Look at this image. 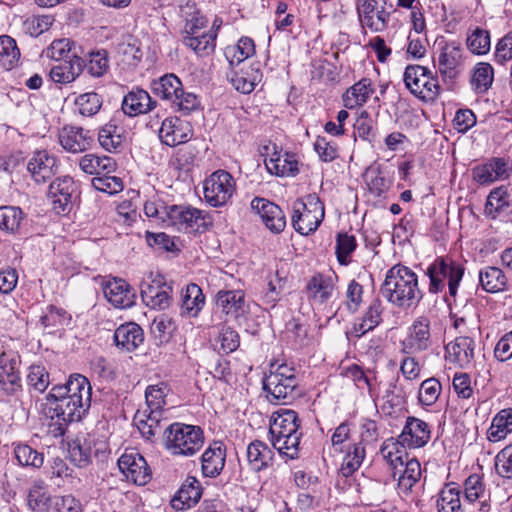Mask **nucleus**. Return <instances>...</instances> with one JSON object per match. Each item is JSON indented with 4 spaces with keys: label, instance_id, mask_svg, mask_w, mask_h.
Returning a JSON list of instances; mask_svg holds the SVG:
<instances>
[{
    "label": "nucleus",
    "instance_id": "obj_58",
    "mask_svg": "<svg viewBox=\"0 0 512 512\" xmlns=\"http://www.w3.org/2000/svg\"><path fill=\"white\" fill-rule=\"evenodd\" d=\"M98 141L105 150L112 152L121 146L123 138L116 125L106 124L98 133Z\"/></svg>",
    "mask_w": 512,
    "mask_h": 512
},
{
    "label": "nucleus",
    "instance_id": "obj_15",
    "mask_svg": "<svg viewBox=\"0 0 512 512\" xmlns=\"http://www.w3.org/2000/svg\"><path fill=\"white\" fill-rule=\"evenodd\" d=\"M463 48L459 42L451 41L440 47L437 67L444 80L455 79L461 72Z\"/></svg>",
    "mask_w": 512,
    "mask_h": 512
},
{
    "label": "nucleus",
    "instance_id": "obj_9",
    "mask_svg": "<svg viewBox=\"0 0 512 512\" xmlns=\"http://www.w3.org/2000/svg\"><path fill=\"white\" fill-rule=\"evenodd\" d=\"M173 288L158 272H149L140 284V295L147 307L156 310L167 309L172 301Z\"/></svg>",
    "mask_w": 512,
    "mask_h": 512
},
{
    "label": "nucleus",
    "instance_id": "obj_10",
    "mask_svg": "<svg viewBox=\"0 0 512 512\" xmlns=\"http://www.w3.org/2000/svg\"><path fill=\"white\" fill-rule=\"evenodd\" d=\"M236 191V182L226 170H216L203 182L204 199L211 207L226 205Z\"/></svg>",
    "mask_w": 512,
    "mask_h": 512
},
{
    "label": "nucleus",
    "instance_id": "obj_59",
    "mask_svg": "<svg viewBox=\"0 0 512 512\" xmlns=\"http://www.w3.org/2000/svg\"><path fill=\"white\" fill-rule=\"evenodd\" d=\"M441 383L436 378H428L424 380L419 388L418 400L422 405H433L441 393Z\"/></svg>",
    "mask_w": 512,
    "mask_h": 512
},
{
    "label": "nucleus",
    "instance_id": "obj_56",
    "mask_svg": "<svg viewBox=\"0 0 512 512\" xmlns=\"http://www.w3.org/2000/svg\"><path fill=\"white\" fill-rule=\"evenodd\" d=\"M357 247L355 236L347 233H339L336 238L335 253L338 262L341 265L350 263L351 254Z\"/></svg>",
    "mask_w": 512,
    "mask_h": 512
},
{
    "label": "nucleus",
    "instance_id": "obj_12",
    "mask_svg": "<svg viewBox=\"0 0 512 512\" xmlns=\"http://www.w3.org/2000/svg\"><path fill=\"white\" fill-rule=\"evenodd\" d=\"M431 344L430 320L420 316L408 328L407 336L400 341V351L405 355H414L428 350Z\"/></svg>",
    "mask_w": 512,
    "mask_h": 512
},
{
    "label": "nucleus",
    "instance_id": "obj_11",
    "mask_svg": "<svg viewBox=\"0 0 512 512\" xmlns=\"http://www.w3.org/2000/svg\"><path fill=\"white\" fill-rule=\"evenodd\" d=\"M90 405V402L79 403L75 398H56L48 394L43 403L42 412L46 418L62 417L64 421L77 422L85 416Z\"/></svg>",
    "mask_w": 512,
    "mask_h": 512
},
{
    "label": "nucleus",
    "instance_id": "obj_6",
    "mask_svg": "<svg viewBox=\"0 0 512 512\" xmlns=\"http://www.w3.org/2000/svg\"><path fill=\"white\" fill-rule=\"evenodd\" d=\"M153 93L163 100L169 101L173 107L189 114L199 106L195 94L183 90L181 80L174 74H165L151 84Z\"/></svg>",
    "mask_w": 512,
    "mask_h": 512
},
{
    "label": "nucleus",
    "instance_id": "obj_37",
    "mask_svg": "<svg viewBox=\"0 0 512 512\" xmlns=\"http://www.w3.org/2000/svg\"><path fill=\"white\" fill-rule=\"evenodd\" d=\"M202 490L200 482L183 483L171 499V506L178 511L195 506L201 499Z\"/></svg>",
    "mask_w": 512,
    "mask_h": 512
},
{
    "label": "nucleus",
    "instance_id": "obj_41",
    "mask_svg": "<svg viewBox=\"0 0 512 512\" xmlns=\"http://www.w3.org/2000/svg\"><path fill=\"white\" fill-rule=\"evenodd\" d=\"M214 26L215 24L207 32H203L200 35L183 37L182 43L199 56L212 53L217 37V31L214 29Z\"/></svg>",
    "mask_w": 512,
    "mask_h": 512
},
{
    "label": "nucleus",
    "instance_id": "obj_39",
    "mask_svg": "<svg viewBox=\"0 0 512 512\" xmlns=\"http://www.w3.org/2000/svg\"><path fill=\"white\" fill-rule=\"evenodd\" d=\"M265 165L270 173L280 177L295 176L298 173V161L293 154L275 152Z\"/></svg>",
    "mask_w": 512,
    "mask_h": 512
},
{
    "label": "nucleus",
    "instance_id": "obj_34",
    "mask_svg": "<svg viewBox=\"0 0 512 512\" xmlns=\"http://www.w3.org/2000/svg\"><path fill=\"white\" fill-rule=\"evenodd\" d=\"M79 167L84 173L98 177L115 172L117 164L116 161L109 156L85 154L79 160Z\"/></svg>",
    "mask_w": 512,
    "mask_h": 512
},
{
    "label": "nucleus",
    "instance_id": "obj_50",
    "mask_svg": "<svg viewBox=\"0 0 512 512\" xmlns=\"http://www.w3.org/2000/svg\"><path fill=\"white\" fill-rule=\"evenodd\" d=\"M261 79L262 74L259 67L252 65L250 67V72L236 73L231 78V83L237 91L243 94H249L254 90L255 86L261 81Z\"/></svg>",
    "mask_w": 512,
    "mask_h": 512
},
{
    "label": "nucleus",
    "instance_id": "obj_26",
    "mask_svg": "<svg viewBox=\"0 0 512 512\" xmlns=\"http://www.w3.org/2000/svg\"><path fill=\"white\" fill-rule=\"evenodd\" d=\"M226 460V446L222 441L212 442L201 456V469L204 477L220 475Z\"/></svg>",
    "mask_w": 512,
    "mask_h": 512
},
{
    "label": "nucleus",
    "instance_id": "obj_42",
    "mask_svg": "<svg viewBox=\"0 0 512 512\" xmlns=\"http://www.w3.org/2000/svg\"><path fill=\"white\" fill-rule=\"evenodd\" d=\"M512 433V408L500 410L492 419L487 432L488 440L497 442Z\"/></svg>",
    "mask_w": 512,
    "mask_h": 512
},
{
    "label": "nucleus",
    "instance_id": "obj_46",
    "mask_svg": "<svg viewBox=\"0 0 512 512\" xmlns=\"http://www.w3.org/2000/svg\"><path fill=\"white\" fill-rule=\"evenodd\" d=\"M405 447H402V444L400 443V439H394L390 438L384 441L380 453L387 461V463L390 465L391 469L393 470V478L396 477V470L398 467L403 468L404 461H403V455H404V449Z\"/></svg>",
    "mask_w": 512,
    "mask_h": 512
},
{
    "label": "nucleus",
    "instance_id": "obj_20",
    "mask_svg": "<svg viewBox=\"0 0 512 512\" xmlns=\"http://www.w3.org/2000/svg\"><path fill=\"white\" fill-rule=\"evenodd\" d=\"M431 437L429 425L416 417H408L406 424L398 436L402 447L416 449L424 447Z\"/></svg>",
    "mask_w": 512,
    "mask_h": 512
},
{
    "label": "nucleus",
    "instance_id": "obj_53",
    "mask_svg": "<svg viewBox=\"0 0 512 512\" xmlns=\"http://www.w3.org/2000/svg\"><path fill=\"white\" fill-rule=\"evenodd\" d=\"M53 499L42 485H34L28 493V505L36 512H49L53 507Z\"/></svg>",
    "mask_w": 512,
    "mask_h": 512
},
{
    "label": "nucleus",
    "instance_id": "obj_2",
    "mask_svg": "<svg viewBox=\"0 0 512 512\" xmlns=\"http://www.w3.org/2000/svg\"><path fill=\"white\" fill-rule=\"evenodd\" d=\"M298 415L294 410L281 409L272 415L269 426L271 443L282 455L297 458L302 433Z\"/></svg>",
    "mask_w": 512,
    "mask_h": 512
},
{
    "label": "nucleus",
    "instance_id": "obj_30",
    "mask_svg": "<svg viewBox=\"0 0 512 512\" xmlns=\"http://www.w3.org/2000/svg\"><path fill=\"white\" fill-rule=\"evenodd\" d=\"M118 467L126 480H138L150 476L145 458L137 452H126L118 460Z\"/></svg>",
    "mask_w": 512,
    "mask_h": 512
},
{
    "label": "nucleus",
    "instance_id": "obj_43",
    "mask_svg": "<svg viewBox=\"0 0 512 512\" xmlns=\"http://www.w3.org/2000/svg\"><path fill=\"white\" fill-rule=\"evenodd\" d=\"M224 54L231 66L239 65L255 54V43L249 37H241L236 44L227 46Z\"/></svg>",
    "mask_w": 512,
    "mask_h": 512
},
{
    "label": "nucleus",
    "instance_id": "obj_38",
    "mask_svg": "<svg viewBox=\"0 0 512 512\" xmlns=\"http://www.w3.org/2000/svg\"><path fill=\"white\" fill-rule=\"evenodd\" d=\"M479 281L488 293L505 292L509 289L508 278L498 267L487 266L479 271Z\"/></svg>",
    "mask_w": 512,
    "mask_h": 512
},
{
    "label": "nucleus",
    "instance_id": "obj_16",
    "mask_svg": "<svg viewBox=\"0 0 512 512\" xmlns=\"http://www.w3.org/2000/svg\"><path fill=\"white\" fill-rule=\"evenodd\" d=\"M511 174L512 168L508 160L502 157H493L472 169L473 180L480 185H490L496 181L506 180Z\"/></svg>",
    "mask_w": 512,
    "mask_h": 512
},
{
    "label": "nucleus",
    "instance_id": "obj_23",
    "mask_svg": "<svg viewBox=\"0 0 512 512\" xmlns=\"http://www.w3.org/2000/svg\"><path fill=\"white\" fill-rule=\"evenodd\" d=\"M105 298L115 308H130L136 298L134 289L123 279L114 278L106 282L103 286Z\"/></svg>",
    "mask_w": 512,
    "mask_h": 512
},
{
    "label": "nucleus",
    "instance_id": "obj_40",
    "mask_svg": "<svg viewBox=\"0 0 512 512\" xmlns=\"http://www.w3.org/2000/svg\"><path fill=\"white\" fill-rule=\"evenodd\" d=\"M83 66L82 58L73 55L71 60L53 66L50 70V77L56 83H70L80 75Z\"/></svg>",
    "mask_w": 512,
    "mask_h": 512
},
{
    "label": "nucleus",
    "instance_id": "obj_60",
    "mask_svg": "<svg viewBox=\"0 0 512 512\" xmlns=\"http://www.w3.org/2000/svg\"><path fill=\"white\" fill-rule=\"evenodd\" d=\"M14 453L18 463L22 466L38 468L44 461L43 454L26 444H18L14 449Z\"/></svg>",
    "mask_w": 512,
    "mask_h": 512
},
{
    "label": "nucleus",
    "instance_id": "obj_31",
    "mask_svg": "<svg viewBox=\"0 0 512 512\" xmlns=\"http://www.w3.org/2000/svg\"><path fill=\"white\" fill-rule=\"evenodd\" d=\"M59 143L66 151L79 153L90 147L91 138L81 127L65 126L59 132Z\"/></svg>",
    "mask_w": 512,
    "mask_h": 512
},
{
    "label": "nucleus",
    "instance_id": "obj_21",
    "mask_svg": "<svg viewBox=\"0 0 512 512\" xmlns=\"http://www.w3.org/2000/svg\"><path fill=\"white\" fill-rule=\"evenodd\" d=\"M202 211L191 206L171 205L168 209V223L179 230L198 231L203 224Z\"/></svg>",
    "mask_w": 512,
    "mask_h": 512
},
{
    "label": "nucleus",
    "instance_id": "obj_64",
    "mask_svg": "<svg viewBox=\"0 0 512 512\" xmlns=\"http://www.w3.org/2000/svg\"><path fill=\"white\" fill-rule=\"evenodd\" d=\"M496 470L502 478L512 477V444L502 449L496 456Z\"/></svg>",
    "mask_w": 512,
    "mask_h": 512
},
{
    "label": "nucleus",
    "instance_id": "obj_45",
    "mask_svg": "<svg viewBox=\"0 0 512 512\" xmlns=\"http://www.w3.org/2000/svg\"><path fill=\"white\" fill-rule=\"evenodd\" d=\"M494 80V69L487 62L477 63L471 75L470 84L472 89L478 93H485L491 87Z\"/></svg>",
    "mask_w": 512,
    "mask_h": 512
},
{
    "label": "nucleus",
    "instance_id": "obj_7",
    "mask_svg": "<svg viewBox=\"0 0 512 512\" xmlns=\"http://www.w3.org/2000/svg\"><path fill=\"white\" fill-rule=\"evenodd\" d=\"M324 205L316 194H309L305 201L293 204L292 226L301 235H309L317 230L324 218Z\"/></svg>",
    "mask_w": 512,
    "mask_h": 512
},
{
    "label": "nucleus",
    "instance_id": "obj_35",
    "mask_svg": "<svg viewBox=\"0 0 512 512\" xmlns=\"http://www.w3.org/2000/svg\"><path fill=\"white\" fill-rule=\"evenodd\" d=\"M216 305L223 313L237 319L245 312L244 293L240 290L219 291Z\"/></svg>",
    "mask_w": 512,
    "mask_h": 512
},
{
    "label": "nucleus",
    "instance_id": "obj_44",
    "mask_svg": "<svg viewBox=\"0 0 512 512\" xmlns=\"http://www.w3.org/2000/svg\"><path fill=\"white\" fill-rule=\"evenodd\" d=\"M456 482H448L439 493L437 500L438 512H462L460 489Z\"/></svg>",
    "mask_w": 512,
    "mask_h": 512
},
{
    "label": "nucleus",
    "instance_id": "obj_47",
    "mask_svg": "<svg viewBox=\"0 0 512 512\" xmlns=\"http://www.w3.org/2000/svg\"><path fill=\"white\" fill-rule=\"evenodd\" d=\"M204 295L196 284H190L182 294L181 309L189 316H196L204 305Z\"/></svg>",
    "mask_w": 512,
    "mask_h": 512
},
{
    "label": "nucleus",
    "instance_id": "obj_62",
    "mask_svg": "<svg viewBox=\"0 0 512 512\" xmlns=\"http://www.w3.org/2000/svg\"><path fill=\"white\" fill-rule=\"evenodd\" d=\"M314 150L323 162H332L338 157V146L324 136H317Z\"/></svg>",
    "mask_w": 512,
    "mask_h": 512
},
{
    "label": "nucleus",
    "instance_id": "obj_28",
    "mask_svg": "<svg viewBox=\"0 0 512 512\" xmlns=\"http://www.w3.org/2000/svg\"><path fill=\"white\" fill-rule=\"evenodd\" d=\"M484 211L492 219L501 214H512V189L502 185L491 190Z\"/></svg>",
    "mask_w": 512,
    "mask_h": 512
},
{
    "label": "nucleus",
    "instance_id": "obj_13",
    "mask_svg": "<svg viewBox=\"0 0 512 512\" xmlns=\"http://www.w3.org/2000/svg\"><path fill=\"white\" fill-rule=\"evenodd\" d=\"M356 10L363 27L373 32H381L387 28L390 12L384 6L379 7L377 0H356Z\"/></svg>",
    "mask_w": 512,
    "mask_h": 512
},
{
    "label": "nucleus",
    "instance_id": "obj_49",
    "mask_svg": "<svg viewBox=\"0 0 512 512\" xmlns=\"http://www.w3.org/2000/svg\"><path fill=\"white\" fill-rule=\"evenodd\" d=\"M466 45L469 51L475 55L487 54L491 47L489 31L480 27L469 30Z\"/></svg>",
    "mask_w": 512,
    "mask_h": 512
},
{
    "label": "nucleus",
    "instance_id": "obj_51",
    "mask_svg": "<svg viewBox=\"0 0 512 512\" xmlns=\"http://www.w3.org/2000/svg\"><path fill=\"white\" fill-rule=\"evenodd\" d=\"M20 58V51L16 41L8 36H0V66L5 70H11Z\"/></svg>",
    "mask_w": 512,
    "mask_h": 512
},
{
    "label": "nucleus",
    "instance_id": "obj_55",
    "mask_svg": "<svg viewBox=\"0 0 512 512\" xmlns=\"http://www.w3.org/2000/svg\"><path fill=\"white\" fill-rule=\"evenodd\" d=\"M24 220V213L19 207H0V229L11 233L18 231L21 222Z\"/></svg>",
    "mask_w": 512,
    "mask_h": 512
},
{
    "label": "nucleus",
    "instance_id": "obj_57",
    "mask_svg": "<svg viewBox=\"0 0 512 512\" xmlns=\"http://www.w3.org/2000/svg\"><path fill=\"white\" fill-rule=\"evenodd\" d=\"M168 387L164 383L150 385L145 392L147 406L153 413L161 412L166 404Z\"/></svg>",
    "mask_w": 512,
    "mask_h": 512
},
{
    "label": "nucleus",
    "instance_id": "obj_54",
    "mask_svg": "<svg viewBox=\"0 0 512 512\" xmlns=\"http://www.w3.org/2000/svg\"><path fill=\"white\" fill-rule=\"evenodd\" d=\"M74 104L79 114L85 117H91L100 110L102 98L95 92H87L77 96Z\"/></svg>",
    "mask_w": 512,
    "mask_h": 512
},
{
    "label": "nucleus",
    "instance_id": "obj_22",
    "mask_svg": "<svg viewBox=\"0 0 512 512\" xmlns=\"http://www.w3.org/2000/svg\"><path fill=\"white\" fill-rule=\"evenodd\" d=\"M475 346V341L472 338L457 337L446 345V359L461 368H469L474 361Z\"/></svg>",
    "mask_w": 512,
    "mask_h": 512
},
{
    "label": "nucleus",
    "instance_id": "obj_3",
    "mask_svg": "<svg viewBox=\"0 0 512 512\" xmlns=\"http://www.w3.org/2000/svg\"><path fill=\"white\" fill-rule=\"evenodd\" d=\"M203 443V430L199 426L173 423L164 430V447L172 455L193 456Z\"/></svg>",
    "mask_w": 512,
    "mask_h": 512
},
{
    "label": "nucleus",
    "instance_id": "obj_25",
    "mask_svg": "<svg viewBox=\"0 0 512 512\" xmlns=\"http://www.w3.org/2000/svg\"><path fill=\"white\" fill-rule=\"evenodd\" d=\"M27 169L37 183H44L52 178L58 169L57 160L47 150L35 151L28 161Z\"/></svg>",
    "mask_w": 512,
    "mask_h": 512
},
{
    "label": "nucleus",
    "instance_id": "obj_33",
    "mask_svg": "<svg viewBox=\"0 0 512 512\" xmlns=\"http://www.w3.org/2000/svg\"><path fill=\"white\" fill-rule=\"evenodd\" d=\"M383 305L379 299L373 300L361 318L353 323L352 333L360 338L369 331H372L382 322Z\"/></svg>",
    "mask_w": 512,
    "mask_h": 512
},
{
    "label": "nucleus",
    "instance_id": "obj_61",
    "mask_svg": "<svg viewBox=\"0 0 512 512\" xmlns=\"http://www.w3.org/2000/svg\"><path fill=\"white\" fill-rule=\"evenodd\" d=\"M92 186L101 192L114 195L123 190V181L120 177L101 175L92 179Z\"/></svg>",
    "mask_w": 512,
    "mask_h": 512
},
{
    "label": "nucleus",
    "instance_id": "obj_27",
    "mask_svg": "<svg viewBox=\"0 0 512 512\" xmlns=\"http://www.w3.org/2000/svg\"><path fill=\"white\" fill-rule=\"evenodd\" d=\"M156 104L146 90L134 88L124 96L121 108L125 115L135 117L150 112Z\"/></svg>",
    "mask_w": 512,
    "mask_h": 512
},
{
    "label": "nucleus",
    "instance_id": "obj_52",
    "mask_svg": "<svg viewBox=\"0 0 512 512\" xmlns=\"http://www.w3.org/2000/svg\"><path fill=\"white\" fill-rule=\"evenodd\" d=\"M364 456L365 450L361 444H353L352 451L349 450L343 458L339 474L344 478L352 476L359 469Z\"/></svg>",
    "mask_w": 512,
    "mask_h": 512
},
{
    "label": "nucleus",
    "instance_id": "obj_1",
    "mask_svg": "<svg viewBox=\"0 0 512 512\" xmlns=\"http://www.w3.org/2000/svg\"><path fill=\"white\" fill-rule=\"evenodd\" d=\"M380 293L389 303L405 310L416 307L423 297L417 274L402 264H395L386 272Z\"/></svg>",
    "mask_w": 512,
    "mask_h": 512
},
{
    "label": "nucleus",
    "instance_id": "obj_36",
    "mask_svg": "<svg viewBox=\"0 0 512 512\" xmlns=\"http://www.w3.org/2000/svg\"><path fill=\"white\" fill-rule=\"evenodd\" d=\"M335 278L321 273L314 275L307 284L309 298L319 303L329 300L335 290Z\"/></svg>",
    "mask_w": 512,
    "mask_h": 512
},
{
    "label": "nucleus",
    "instance_id": "obj_63",
    "mask_svg": "<svg viewBox=\"0 0 512 512\" xmlns=\"http://www.w3.org/2000/svg\"><path fill=\"white\" fill-rule=\"evenodd\" d=\"M28 384L38 392H44L49 386V374L44 366L32 365L27 375Z\"/></svg>",
    "mask_w": 512,
    "mask_h": 512
},
{
    "label": "nucleus",
    "instance_id": "obj_4",
    "mask_svg": "<svg viewBox=\"0 0 512 512\" xmlns=\"http://www.w3.org/2000/svg\"><path fill=\"white\" fill-rule=\"evenodd\" d=\"M429 278L428 290L437 294L448 285L450 297L455 298L464 275V267L450 257H437L426 269Z\"/></svg>",
    "mask_w": 512,
    "mask_h": 512
},
{
    "label": "nucleus",
    "instance_id": "obj_18",
    "mask_svg": "<svg viewBox=\"0 0 512 512\" xmlns=\"http://www.w3.org/2000/svg\"><path fill=\"white\" fill-rule=\"evenodd\" d=\"M251 208L262 219V222L274 234L281 233L286 227V216L283 210L273 202L264 198H254Z\"/></svg>",
    "mask_w": 512,
    "mask_h": 512
},
{
    "label": "nucleus",
    "instance_id": "obj_24",
    "mask_svg": "<svg viewBox=\"0 0 512 512\" xmlns=\"http://www.w3.org/2000/svg\"><path fill=\"white\" fill-rule=\"evenodd\" d=\"M159 138L162 143L170 147L185 143L191 138L190 125L178 117H168L162 122Z\"/></svg>",
    "mask_w": 512,
    "mask_h": 512
},
{
    "label": "nucleus",
    "instance_id": "obj_14",
    "mask_svg": "<svg viewBox=\"0 0 512 512\" xmlns=\"http://www.w3.org/2000/svg\"><path fill=\"white\" fill-rule=\"evenodd\" d=\"M20 360L13 353H0V391L5 395H17L22 390Z\"/></svg>",
    "mask_w": 512,
    "mask_h": 512
},
{
    "label": "nucleus",
    "instance_id": "obj_29",
    "mask_svg": "<svg viewBox=\"0 0 512 512\" xmlns=\"http://www.w3.org/2000/svg\"><path fill=\"white\" fill-rule=\"evenodd\" d=\"M375 92L376 89L373 81L370 78H362L343 93V105L347 109L362 107Z\"/></svg>",
    "mask_w": 512,
    "mask_h": 512
},
{
    "label": "nucleus",
    "instance_id": "obj_32",
    "mask_svg": "<svg viewBox=\"0 0 512 512\" xmlns=\"http://www.w3.org/2000/svg\"><path fill=\"white\" fill-rule=\"evenodd\" d=\"M114 341L116 346L120 349L131 352L143 343L144 333L138 324L128 322L120 325L115 330Z\"/></svg>",
    "mask_w": 512,
    "mask_h": 512
},
{
    "label": "nucleus",
    "instance_id": "obj_17",
    "mask_svg": "<svg viewBox=\"0 0 512 512\" xmlns=\"http://www.w3.org/2000/svg\"><path fill=\"white\" fill-rule=\"evenodd\" d=\"M75 191L74 181L68 176L57 178L50 184L47 196L56 214L70 211Z\"/></svg>",
    "mask_w": 512,
    "mask_h": 512
},
{
    "label": "nucleus",
    "instance_id": "obj_8",
    "mask_svg": "<svg viewBox=\"0 0 512 512\" xmlns=\"http://www.w3.org/2000/svg\"><path fill=\"white\" fill-rule=\"evenodd\" d=\"M406 88L423 101H433L440 92L437 76L430 69L421 65H408L404 71Z\"/></svg>",
    "mask_w": 512,
    "mask_h": 512
},
{
    "label": "nucleus",
    "instance_id": "obj_48",
    "mask_svg": "<svg viewBox=\"0 0 512 512\" xmlns=\"http://www.w3.org/2000/svg\"><path fill=\"white\" fill-rule=\"evenodd\" d=\"M271 451L261 441H254L247 447V460L251 470L258 472L267 467Z\"/></svg>",
    "mask_w": 512,
    "mask_h": 512
},
{
    "label": "nucleus",
    "instance_id": "obj_5",
    "mask_svg": "<svg viewBox=\"0 0 512 512\" xmlns=\"http://www.w3.org/2000/svg\"><path fill=\"white\" fill-rule=\"evenodd\" d=\"M297 387L296 371L285 363L277 365L275 368L272 365L270 373L263 380L266 397L273 404H286L293 400Z\"/></svg>",
    "mask_w": 512,
    "mask_h": 512
},
{
    "label": "nucleus",
    "instance_id": "obj_19",
    "mask_svg": "<svg viewBox=\"0 0 512 512\" xmlns=\"http://www.w3.org/2000/svg\"><path fill=\"white\" fill-rule=\"evenodd\" d=\"M48 394L56 398H75L79 403H81V401L91 403L90 382L81 374L70 375L65 384L54 386Z\"/></svg>",
    "mask_w": 512,
    "mask_h": 512
}]
</instances>
